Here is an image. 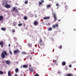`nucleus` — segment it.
I'll list each match as a JSON object with an SVG mask.
<instances>
[{
	"instance_id": "30",
	"label": "nucleus",
	"mask_w": 76,
	"mask_h": 76,
	"mask_svg": "<svg viewBox=\"0 0 76 76\" xmlns=\"http://www.w3.org/2000/svg\"><path fill=\"white\" fill-rule=\"evenodd\" d=\"M62 48V46L61 45H60L59 47V48H60V49H61Z\"/></svg>"
},
{
	"instance_id": "3",
	"label": "nucleus",
	"mask_w": 76,
	"mask_h": 76,
	"mask_svg": "<svg viewBox=\"0 0 76 76\" xmlns=\"http://www.w3.org/2000/svg\"><path fill=\"white\" fill-rule=\"evenodd\" d=\"M58 26V25L57 24H56L55 25H53L52 26V27L53 28H57Z\"/></svg>"
},
{
	"instance_id": "10",
	"label": "nucleus",
	"mask_w": 76,
	"mask_h": 76,
	"mask_svg": "<svg viewBox=\"0 0 76 76\" xmlns=\"http://www.w3.org/2000/svg\"><path fill=\"white\" fill-rule=\"evenodd\" d=\"M29 70L30 72H33V69L31 67H30L29 68Z\"/></svg>"
},
{
	"instance_id": "50",
	"label": "nucleus",
	"mask_w": 76,
	"mask_h": 76,
	"mask_svg": "<svg viewBox=\"0 0 76 76\" xmlns=\"http://www.w3.org/2000/svg\"><path fill=\"white\" fill-rule=\"evenodd\" d=\"M36 18H37V16H36Z\"/></svg>"
},
{
	"instance_id": "31",
	"label": "nucleus",
	"mask_w": 76,
	"mask_h": 76,
	"mask_svg": "<svg viewBox=\"0 0 76 76\" xmlns=\"http://www.w3.org/2000/svg\"><path fill=\"white\" fill-rule=\"evenodd\" d=\"M10 54L11 55H12V51H11L10 50Z\"/></svg>"
},
{
	"instance_id": "2",
	"label": "nucleus",
	"mask_w": 76,
	"mask_h": 76,
	"mask_svg": "<svg viewBox=\"0 0 76 76\" xmlns=\"http://www.w3.org/2000/svg\"><path fill=\"white\" fill-rule=\"evenodd\" d=\"M53 16L54 17V19H55L54 22H56L57 20V17L56 16V14L54 13L53 14Z\"/></svg>"
},
{
	"instance_id": "47",
	"label": "nucleus",
	"mask_w": 76,
	"mask_h": 76,
	"mask_svg": "<svg viewBox=\"0 0 76 76\" xmlns=\"http://www.w3.org/2000/svg\"><path fill=\"white\" fill-rule=\"evenodd\" d=\"M25 29H27L28 28H25Z\"/></svg>"
},
{
	"instance_id": "6",
	"label": "nucleus",
	"mask_w": 76,
	"mask_h": 76,
	"mask_svg": "<svg viewBox=\"0 0 76 76\" xmlns=\"http://www.w3.org/2000/svg\"><path fill=\"white\" fill-rule=\"evenodd\" d=\"M19 52H20L18 50H15L14 51V53H15V54H16V53H19Z\"/></svg>"
},
{
	"instance_id": "13",
	"label": "nucleus",
	"mask_w": 76,
	"mask_h": 76,
	"mask_svg": "<svg viewBox=\"0 0 76 76\" xmlns=\"http://www.w3.org/2000/svg\"><path fill=\"white\" fill-rule=\"evenodd\" d=\"M6 63L7 64L9 65L10 64V61H6Z\"/></svg>"
},
{
	"instance_id": "29",
	"label": "nucleus",
	"mask_w": 76,
	"mask_h": 76,
	"mask_svg": "<svg viewBox=\"0 0 76 76\" xmlns=\"http://www.w3.org/2000/svg\"><path fill=\"white\" fill-rule=\"evenodd\" d=\"M30 16L32 17H33V16H34V15H33V14H31L30 15Z\"/></svg>"
},
{
	"instance_id": "21",
	"label": "nucleus",
	"mask_w": 76,
	"mask_h": 76,
	"mask_svg": "<svg viewBox=\"0 0 76 76\" xmlns=\"http://www.w3.org/2000/svg\"><path fill=\"white\" fill-rule=\"evenodd\" d=\"M12 25L13 26H16V23L13 22V23Z\"/></svg>"
},
{
	"instance_id": "33",
	"label": "nucleus",
	"mask_w": 76,
	"mask_h": 76,
	"mask_svg": "<svg viewBox=\"0 0 76 76\" xmlns=\"http://www.w3.org/2000/svg\"><path fill=\"white\" fill-rule=\"evenodd\" d=\"M34 76H39V75H38V74H36L34 75Z\"/></svg>"
},
{
	"instance_id": "38",
	"label": "nucleus",
	"mask_w": 76,
	"mask_h": 76,
	"mask_svg": "<svg viewBox=\"0 0 76 76\" xmlns=\"http://www.w3.org/2000/svg\"><path fill=\"white\" fill-rule=\"evenodd\" d=\"M56 6H59V4H56Z\"/></svg>"
},
{
	"instance_id": "4",
	"label": "nucleus",
	"mask_w": 76,
	"mask_h": 76,
	"mask_svg": "<svg viewBox=\"0 0 76 76\" xmlns=\"http://www.w3.org/2000/svg\"><path fill=\"white\" fill-rule=\"evenodd\" d=\"M5 7L6 8H10V6L8 4H5Z\"/></svg>"
},
{
	"instance_id": "34",
	"label": "nucleus",
	"mask_w": 76,
	"mask_h": 76,
	"mask_svg": "<svg viewBox=\"0 0 76 76\" xmlns=\"http://www.w3.org/2000/svg\"><path fill=\"white\" fill-rule=\"evenodd\" d=\"M39 4L40 5H41V4H42V3H41V2H39Z\"/></svg>"
},
{
	"instance_id": "26",
	"label": "nucleus",
	"mask_w": 76,
	"mask_h": 76,
	"mask_svg": "<svg viewBox=\"0 0 76 76\" xmlns=\"http://www.w3.org/2000/svg\"><path fill=\"white\" fill-rule=\"evenodd\" d=\"M22 23H19L18 24V26H22Z\"/></svg>"
},
{
	"instance_id": "46",
	"label": "nucleus",
	"mask_w": 76,
	"mask_h": 76,
	"mask_svg": "<svg viewBox=\"0 0 76 76\" xmlns=\"http://www.w3.org/2000/svg\"><path fill=\"white\" fill-rule=\"evenodd\" d=\"M58 21L59 22H60V20H58Z\"/></svg>"
},
{
	"instance_id": "37",
	"label": "nucleus",
	"mask_w": 76,
	"mask_h": 76,
	"mask_svg": "<svg viewBox=\"0 0 76 76\" xmlns=\"http://www.w3.org/2000/svg\"><path fill=\"white\" fill-rule=\"evenodd\" d=\"M69 67H72V65H70L69 66Z\"/></svg>"
},
{
	"instance_id": "15",
	"label": "nucleus",
	"mask_w": 76,
	"mask_h": 76,
	"mask_svg": "<svg viewBox=\"0 0 76 76\" xmlns=\"http://www.w3.org/2000/svg\"><path fill=\"white\" fill-rule=\"evenodd\" d=\"M1 30H2V31H5L6 30V28H1Z\"/></svg>"
},
{
	"instance_id": "48",
	"label": "nucleus",
	"mask_w": 76,
	"mask_h": 76,
	"mask_svg": "<svg viewBox=\"0 0 76 76\" xmlns=\"http://www.w3.org/2000/svg\"><path fill=\"white\" fill-rule=\"evenodd\" d=\"M74 31H75L76 30V29H74Z\"/></svg>"
},
{
	"instance_id": "16",
	"label": "nucleus",
	"mask_w": 76,
	"mask_h": 76,
	"mask_svg": "<svg viewBox=\"0 0 76 76\" xmlns=\"http://www.w3.org/2000/svg\"><path fill=\"white\" fill-rule=\"evenodd\" d=\"M15 72L16 73H18V72H19V69H18V68H17L16 69H15Z\"/></svg>"
},
{
	"instance_id": "12",
	"label": "nucleus",
	"mask_w": 76,
	"mask_h": 76,
	"mask_svg": "<svg viewBox=\"0 0 76 76\" xmlns=\"http://www.w3.org/2000/svg\"><path fill=\"white\" fill-rule=\"evenodd\" d=\"M23 68H28V66L26 65H23Z\"/></svg>"
},
{
	"instance_id": "1",
	"label": "nucleus",
	"mask_w": 76,
	"mask_h": 76,
	"mask_svg": "<svg viewBox=\"0 0 76 76\" xmlns=\"http://www.w3.org/2000/svg\"><path fill=\"white\" fill-rule=\"evenodd\" d=\"M1 57L2 58H4L6 57V56H7V52L5 51H3L1 53Z\"/></svg>"
},
{
	"instance_id": "45",
	"label": "nucleus",
	"mask_w": 76,
	"mask_h": 76,
	"mask_svg": "<svg viewBox=\"0 0 76 76\" xmlns=\"http://www.w3.org/2000/svg\"><path fill=\"white\" fill-rule=\"evenodd\" d=\"M66 7H67V5H66V6H65V8H66Z\"/></svg>"
},
{
	"instance_id": "23",
	"label": "nucleus",
	"mask_w": 76,
	"mask_h": 76,
	"mask_svg": "<svg viewBox=\"0 0 76 76\" xmlns=\"http://www.w3.org/2000/svg\"><path fill=\"white\" fill-rule=\"evenodd\" d=\"M3 72L0 71V75H3Z\"/></svg>"
},
{
	"instance_id": "32",
	"label": "nucleus",
	"mask_w": 76,
	"mask_h": 76,
	"mask_svg": "<svg viewBox=\"0 0 76 76\" xmlns=\"http://www.w3.org/2000/svg\"><path fill=\"white\" fill-rule=\"evenodd\" d=\"M28 2L27 1H25V4H28Z\"/></svg>"
},
{
	"instance_id": "43",
	"label": "nucleus",
	"mask_w": 76,
	"mask_h": 76,
	"mask_svg": "<svg viewBox=\"0 0 76 76\" xmlns=\"http://www.w3.org/2000/svg\"><path fill=\"white\" fill-rule=\"evenodd\" d=\"M29 67H31V64L29 65Z\"/></svg>"
},
{
	"instance_id": "44",
	"label": "nucleus",
	"mask_w": 76,
	"mask_h": 76,
	"mask_svg": "<svg viewBox=\"0 0 76 76\" xmlns=\"http://www.w3.org/2000/svg\"><path fill=\"white\" fill-rule=\"evenodd\" d=\"M30 59L31 60V59H32V58H31V57H30Z\"/></svg>"
},
{
	"instance_id": "49",
	"label": "nucleus",
	"mask_w": 76,
	"mask_h": 76,
	"mask_svg": "<svg viewBox=\"0 0 76 76\" xmlns=\"http://www.w3.org/2000/svg\"><path fill=\"white\" fill-rule=\"evenodd\" d=\"M49 0V1H51V0Z\"/></svg>"
},
{
	"instance_id": "36",
	"label": "nucleus",
	"mask_w": 76,
	"mask_h": 76,
	"mask_svg": "<svg viewBox=\"0 0 76 76\" xmlns=\"http://www.w3.org/2000/svg\"><path fill=\"white\" fill-rule=\"evenodd\" d=\"M50 25V23H48L47 24V26Z\"/></svg>"
},
{
	"instance_id": "39",
	"label": "nucleus",
	"mask_w": 76,
	"mask_h": 76,
	"mask_svg": "<svg viewBox=\"0 0 76 76\" xmlns=\"http://www.w3.org/2000/svg\"><path fill=\"white\" fill-rule=\"evenodd\" d=\"M25 26H26V24H24L23 25V26L25 27Z\"/></svg>"
},
{
	"instance_id": "22",
	"label": "nucleus",
	"mask_w": 76,
	"mask_h": 76,
	"mask_svg": "<svg viewBox=\"0 0 76 76\" xmlns=\"http://www.w3.org/2000/svg\"><path fill=\"white\" fill-rule=\"evenodd\" d=\"M15 31H16L15 30V29H12V32L13 33H14V32H15Z\"/></svg>"
},
{
	"instance_id": "35",
	"label": "nucleus",
	"mask_w": 76,
	"mask_h": 76,
	"mask_svg": "<svg viewBox=\"0 0 76 76\" xmlns=\"http://www.w3.org/2000/svg\"><path fill=\"white\" fill-rule=\"evenodd\" d=\"M41 1L42 3H44V0H41Z\"/></svg>"
},
{
	"instance_id": "20",
	"label": "nucleus",
	"mask_w": 76,
	"mask_h": 76,
	"mask_svg": "<svg viewBox=\"0 0 76 76\" xmlns=\"http://www.w3.org/2000/svg\"><path fill=\"white\" fill-rule=\"evenodd\" d=\"M15 12L16 13H19V12H18V10L16 9L15 10Z\"/></svg>"
},
{
	"instance_id": "7",
	"label": "nucleus",
	"mask_w": 76,
	"mask_h": 76,
	"mask_svg": "<svg viewBox=\"0 0 76 76\" xmlns=\"http://www.w3.org/2000/svg\"><path fill=\"white\" fill-rule=\"evenodd\" d=\"M8 76H12V74H11V72L10 71H9L8 73Z\"/></svg>"
},
{
	"instance_id": "19",
	"label": "nucleus",
	"mask_w": 76,
	"mask_h": 76,
	"mask_svg": "<svg viewBox=\"0 0 76 76\" xmlns=\"http://www.w3.org/2000/svg\"><path fill=\"white\" fill-rule=\"evenodd\" d=\"M66 63L64 61L62 63L63 66H65V65H66Z\"/></svg>"
},
{
	"instance_id": "25",
	"label": "nucleus",
	"mask_w": 76,
	"mask_h": 76,
	"mask_svg": "<svg viewBox=\"0 0 76 76\" xmlns=\"http://www.w3.org/2000/svg\"><path fill=\"white\" fill-rule=\"evenodd\" d=\"M72 75L71 74H69L67 75L66 76H72Z\"/></svg>"
},
{
	"instance_id": "28",
	"label": "nucleus",
	"mask_w": 76,
	"mask_h": 76,
	"mask_svg": "<svg viewBox=\"0 0 76 76\" xmlns=\"http://www.w3.org/2000/svg\"><path fill=\"white\" fill-rule=\"evenodd\" d=\"M50 6H51V5H50V4L48 5H47V6H46L47 7H50Z\"/></svg>"
},
{
	"instance_id": "40",
	"label": "nucleus",
	"mask_w": 76,
	"mask_h": 76,
	"mask_svg": "<svg viewBox=\"0 0 76 76\" xmlns=\"http://www.w3.org/2000/svg\"><path fill=\"white\" fill-rule=\"evenodd\" d=\"M57 62V60H55V63H56V62Z\"/></svg>"
},
{
	"instance_id": "24",
	"label": "nucleus",
	"mask_w": 76,
	"mask_h": 76,
	"mask_svg": "<svg viewBox=\"0 0 76 76\" xmlns=\"http://www.w3.org/2000/svg\"><path fill=\"white\" fill-rule=\"evenodd\" d=\"M28 46L29 47H32V45L31 44H30L29 43H28Z\"/></svg>"
},
{
	"instance_id": "17",
	"label": "nucleus",
	"mask_w": 76,
	"mask_h": 76,
	"mask_svg": "<svg viewBox=\"0 0 76 76\" xmlns=\"http://www.w3.org/2000/svg\"><path fill=\"white\" fill-rule=\"evenodd\" d=\"M24 20H27L28 19V17L24 16L23 18Z\"/></svg>"
},
{
	"instance_id": "9",
	"label": "nucleus",
	"mask_w": 76,
	"mask_h": 76,
	"mask_svg": "<svg viewBox=\"0 0 76 76\" xmlns=\"http://www.w3.org/2000/svg\"><path fill=\"white\" fill-rule=\"evenodd\" d=\"M34 24L35 26H37L38 25V22L37 21H34Z\"/></svg>"
},
{
	"instance_id": "41",
	"label": "nucleus",
	"mask_w": 76,
	"mask_h": 76,
	"mask_svg": "<svg viewBox=\"0 0 76 76\" xmlns=\"http://www.w3.org/2000/svg\"><path fill=\"white\" fill-rule=\"evenodd\" d=\"M9 47H10V44H9L8 45Z\"/></svg>"
},
{
	"instance_id": "42",
	"label": "nucleus",
	"mask_w": 76,
	"mask_h": 76,
	"mask_svg": "<svg viewBox=\"0 0 76 76\" xmlns=\"http://www.w3.org/2000/svg\"><path fill=\"white\" fill-rule=\"evenodd\" d=\"M15 76H18V75L17 74L15 75Z\"/></svg>"
},
{
	"instance_id": "14",
	"label": "nucleus",
	"mask_w": 76,
	"mask_h": 76,
	"mask_svg": "<svg viewBox=\"0 0 76 76\" xmlns=\"http://www.w3.org/2000/svg\"><path fill=\"white\" fill-rule=\"evenodd\" d=\"M3 19V17L1 15L0 16V20L1 21Z\"/></svg>"
},
{
	"instance_id": "8",
	"label": "nucleus",
	"mask_w": 76,
	"mask_h": 76,
	"mask_svg": "<svg viewBox=\"0 0 76 76\" xmlns=\"http://www.w3.org/2000/svg\"><path fill=\"white\" fill-rule=\"evenodd\" d=\"M16 8H17V7H14L12 8V10L11 11V12H14V11H15V10L16 9Z\"/></svg>"
},
{
	"instance_id": "27",
	"label": "nucleus",
	"mask_w": 76,
	"mask_h": 76,
	"mask_svg": "<svg viewBox=\"0 0 76 76\" xmlns=\"http://www.w3.org/2000/svg\"><path fill=\"white\" fill-rule=\"evenodd\" d=\"M22 54H26V52H22Z\"/></svg>"
},
{
	"instance_id": "18",
	"label": "nucleus",
	"mask_w": 76,
	"mask_h": 76,
	"mask_svg": "<svg viewBox=\"0 0 76 76\" xmlns=\"http://www.w3.org/2000/svg\"><path fill=\"white\" fill-rule=\"evenodd\" d=\"M52 29H53L51 27H49L48 28V31H52Z\"/></svg>"
},
{
	"instance_id": "5",
	"label": "nucleus",
	"mask_w": 76,
	"mask_h": 76,
	"mask_svg": "<svg viewBox=\"0 0 76 76\" xmlns=\"http://www.w3.org/2000/svg\"><path fill=\"white\" fill-rule=\"evenodd\" d=\"M39 43H40V45H42L43 44V43H42V39H39Z\"/></svg>"
},
{
	"instance_id": "11",
	"label": "nucleus",
	"mask_w": 76,
	"mask_h": 76,
	"mask_svg": "<svg viewBox=\"0 0 76 76\" xmlns=\"http://www.w3.org/2000/svg\"><path fill=\"white\" fill-rule=\"evenodd\" d=\"M50 18L49 17H45L43 18V19H44V20L49 19Z\"/></svg>"
}]
</instances>
